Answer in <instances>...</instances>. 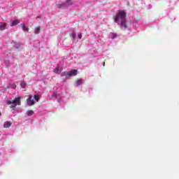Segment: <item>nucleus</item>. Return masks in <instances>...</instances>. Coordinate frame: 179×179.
<instances>
[{
    "instance_id": "f257e3e1",
    "label": "nucleus",
    "mask_w": 179,
    "mask_h": 179,
    "mask_svg": "<svg viewBox=\"0 0 179 179\" xmlns=\"http://www.w3.org/2000/svg\"><path fill=\"white\" fill-rule=\"evenodd\" d=\"M126 17L127 13H125V11L120 10L118 12V13L116 14L114 22L115 23H117V24L120 26L122 29H125L127 27Z\"/></svg>"
},
{
    "instance_id": "f03ea898",
    "label": "nucleus",
    "mask_w": 179,
    "mask_h": 179,
    "mask_svg": "<svg viewBox=\"0 0 179 179\" xmlns=\"http://www.w3.org/2000/svg\"><path fill=\"white\" fill-rule=\"evenodd\" d=\"M21 97L18 96L17 98H15L13 101H7L6 103L8 106H10V108H15L16 106H20V100Z\"/></svg>"
},
{
    "instance_id": "7ed1b4c3",
    "label": "nucleus",
    "mask_w": 179,
    "mask_h": 179,
    "mask_svg": "<svg viewBox=\"0 0 179 179\" xmlns=\"http://www.w3.org/2000/svg\"><path fill=\"white\" fill-rule=\"evenodd\" d=\"M33 96L31 95H29V98L27 99V103L29 107H31V106H34L36 103V101H34Z\"/></svg>"
},
{
    "instance_id": "20e7f679",
    "label": "nucleus",
    "mask_w": 179,
    "mask_h": 179,
    "mask_svg": "<svg viewBox=\"0 0 179 179\" xmlns=\"http://www.w3.org/2000/svg\"><path fill=\"white\" fill-rule=\"evenodd\" d=\"M73 5V3L71 1V0H66V3H62V4H57V8H61L62 6H65V5Z\"/></svg>"
},
{
    "instance_id": "39448f33",
    "label": "nucleus",
    "mask_w": 179,
    "mask_h": 179,
    "mask_svg": "<svg viewBox=\"0 0 179 179\" xmlns=\"http://www.w3.org/2000/svg\"><path fill=\"white\" fill-rule=\"evenodd\" d=\"M72 75L73 76H76L78 75V70L73 69L71 72L68 73V76H72Z\"/></svg>"
},
{
    "instance_id": "423d86ee",
    "label": "nucleus",
    "mask_w": 179,
    "mask_h": 179,
    "mask_svg": "<svg viewBox=\"0 0 179 179\" xmlns=\"http://www.w3.org/2000/svg\"><path fill=\"white\" fill-rule=\"evenodd\" d=\"M55 73L59 74L62 72V67H59V66H57L55 69H54Z\"/></svg>"
},
{
    "instance_id": "0eeeda50",
    "label": "nucleus",
    "mask_w": 179,
    "mask_h": 179,
    "mask_svg": "<svg viewBox=\"0 0 179 179\" xmlns=\"http://www.w3.org/2000/svg\"><path fill=\"white\" fill-rule=\"evenodd\" d=\"M20 23V20H14L11 23V27H13V26H17Z\"/></svg>"
},
{
    "instance_id": "6e6552de",
    "label": "nucleus",
    "mask_w": 179,
    "mask_h": 179,
    "mask_svg": "<svg viewBox=\"0 0 179 179\" xmlns=\"http://www.w3.org/2000/svg\"><path fill=\"white\" fill-rule=\"evenodd\" d=\"M6 26H7L6 23H2V22H1V23H0V30H1V31L5 30V29H6Z\"/></svg>"
},
{
    "instance_id": "1a4fd4ad",
    "label": "nucleus",
    "mask_w": 179,
    "mask_h": 179,
    "mask_svg": "<svg viewBox=\"0 0 179 179\" xmlns=\"http://www.w3.org/2000/svg\"><path fill=\"white\" fill-rule=\"evenodd\" d=\"M12 124L9 121H6L3 123V128H9Z\"/></svg>"
},
{
    "instance_id": "9d476101",
    "label": "nucleus",
    "mask_w": 179,
    "mask_h": 179,
    "mask_svg": "<svg viewBox=\"0 0 179 179\" xmlns=\"http://www.w3.org/2000/svg\"><path fill=\"white\" fill-rule=\"evenodd\" d=\"M23 31H29V27H27L24 24H21Z\"/></svg>"
},
{
    "instance_id": "9b49d317",
    "label": "nucleus",
    "mask_w": 179,
    "mask_h": 179,
    "mask_svg": "<svg viewBox=\"0 0 179 179\" xmlns=\"http://www.w3.org/2000/svg\"><path fill=\"white\" fill-rule=\"evenodd\" d=\"M33 114H34V111H33V110H28L27 112V115L28 117H31V115H33Z\"/></svg>"
},
{
    "instance_id": "f8f14e48",
    "label": "nucleus",
    "mask_w": 179,
    "mask_h": 179,
    "mask_svg": "<svg viewBox=\"0 0 179 179\" xmlns=\"http://www.w3.org/2000/svg\"><path fill=\"white\" fill-rule=\"evenodd\" d=\"M82 83H83V80L82 79L77 80V83H76L77 86H80V85H82Z\"/></svg>"
},
{
    "instance_id": "ddd939ff",
    "label": "nucleus",
    "mask_w": 179,
    "mask_h": 179,
    "mask_svg": "<svg viewBox=\"0 0 179 179\" xmlns=\"http://www.w3.org/2000/svg\"><path fill=\"white\" fill-rule=\"evenodd\" d=\"M40 27H37L36 29H35V34H38V33H40Z\"/></svg>"
},
{
    "instance_id": "4468645a",
    "label": "nucleus",
    "mask_w": 179,
    "mask_h": 179,
    "mask_svg": "<svg viewBox=\"0 0 179 179\" xmlns=\"http://www.w3.org/2000/svg\"><path fill=\"white\" fill-rule=\"evenodd\" d=\"M20 85L22 89H24L26 87V83L24 81H22Z\"/></svg>"
},
{
    "instance_id": "2eb2a0df",
    "label": "nucleus",
    "mask_w": 179,
    "mask_h": 179,
    "mask_svg": "<svg viewBox=\"0 0 179 179\" xmlns=\"http://www.w3.org/2000/svg\"><path fill=\"white\" fill-rule=\"evenodd\" d=\"M34 99L36 101H38V100H40V96H38V94H36L34 95Z\"/></svg>"
},
{
    "instance_id": "dca6fc26",
    "label": "nucleus",
    "mask_w": 179,
    "mask_h": 179,
    "mask_svg": "<svg viewBox=\"0 0 179 179\" xmlns=\"http://www.w3.org/2000/svg\"><path fill=\"white\" fill-rule=\"evenodd\" d=\"M60 76H68V73L64 71L61 73Z\"/></svg>"
},
{
    "instance_id": "f3484780",
    "label": "nucleus",
    "mask_w": 179,
    "mask_h": 179,
    "mask_svg": "<svg viewBox=\"0 0 179 179\" xmlns=\"http://www.w3.org/2000/svg\"><path fill=\"white\" fill-rule=\"evenodd\" d=\"M112 38H115L117 37V34L111 33Z\"/></svg>"
},
{
    "instance_id": "a211bd4d",
    "label": "nucleus",
    "mask_w": 179,
    "mask_h": 179,
    "mask_svg": "<svg viewBox=\"0 0 179 179\" xmlns=\"http://www.w3.org/2000/svg\"><path fill=\"white\" fill-rule=\"evenodd\" d=\"M71 37L73 39H74L75 37H76V36L75 35V34H71Z\"/></svg>"
},
{
    "instance_id": "6ab92c4d",
    "label": "nucleus",
    "mask_w": 179,
    "mask_h": 179,
    "mask_svg": "<svg viewBox=\"0 0 179 179\" xmlns=\"http://www.w3.org/2000/svg\"><path fill=\"white\" fill-rule=\"evenodd\" d=\"M12 88H13V89H16V85H15V84H13V85H12Z\"/></svg>"
},
{
    "instance_id": "aec40b11",
    "label": "nucleus",
    "mask_w": 179,
    "mask_h": 179,
    "mask_svg": "<svg viewBox=\"0 0 179 179\" xmlns=\"http://www.w3.org/2000/svg\"><path fill=\"white\" fill-rule=\"evenodd\" d=\"M78 36V38H82V34H79Z\"/></svg>"
},
{
    "instance_id": "412c9836",
    "label": "nucleus",
    "mask_w": 179,
    "mask_h": 179,
    "mask_svg": "<svg viewBox=\"0 0 179 179\" xmlns=\"http://www.w3.org/2000/svg\"><path fill=\"white\" fill-rule=\"evenodd\" d=\"M1 115H2V113L0 112V117H1Z\"/></svg>"
}]
</instances>
